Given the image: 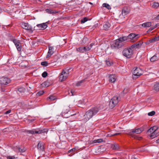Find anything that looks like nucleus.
<instances>
[{"mask_svg":"<svg viewBox=\"0 0 159 159\" xmlns=\"http://www.w3.org/2000/svg\"><path fill=\"white\" fill-rule=\"evenodd\" d=\"M84 50V52L88 51L90 49V48L88 46H86L85 47H83Z\"/></svg>","mask_w":159,"mask_h":159,"instance_id":"obj_37","label":"nucleus"},{"mask_svg":"<svg viewBox=\"0 0 159 159\" xmlns=\"http://www.w3.org/2000/svg\"><path fill=\"white\" fill-rule=\"evenodd\" d=\"M133 79H137L139 76H140L142 74V70L140 68H136V69L134 70L133 72Z\"/></svg>","mask_w":159,"mask_h":159,"instance_id":"obj_8","label":"nucleus"},{"mask_svg":"<svg viewBox=\"0 0 159 159\" xmlns=\"http://www.w3.org/2000/svg\"><path fill=\"white\" fill-rule=\"evenodd\" d=\"M48 62L47 61H44L42 62L41 63V65L42 66H47L48 65Z\"/></svg>","mask_w":159,"mask_h":159,"instance_id":"obj_42","label":"nucleus"},{"mask_svg":"<svg viewBox=\"0 0 159 159\" xmlns=\"http://www.w3.org/2000/svg\"><path fill=\"white\" fill-rule=\"evenodd\" d=\"M7 159H17V157H16L14 156H8L7 157Z\"/></svg>","mask_w":159,"mask_h":159,"instance_id":"obj_38","label":"nucleus"},{"mask_svg":"<svg viewBox=\"0 0 159 159\" xmlns=\"http://www.w3.org/2000/svg\"><path fill=\"white\" fill-rule=\"evenodd\" d=\"M64 80H61V82H62Z\"/></svg>","mask_w":159,"mask_h":159,"instance_id":"obj_62","label":"nucleus"},{"mask_svg":"<svg viewBox=\"0 0 159 159\" xmlns=\"http://www.w3.org/2000/svg\"><path fill=\"white\" fill-rule=\"evenodd\" d=\"M37 148L40 151L43 150V146L40 142H39L37 145Z\"/></svg>","mask_w":159,"mask_h":159,"instance_id":"obj_25","label":"nucleus"},{"mask_svg":"<svg viewBox=\"0 0 159 159\" xmlns=\"http://www.w3.org/2000/svg\"><path fill=\"white\" fill-rule=\"evenodd\" d=\"M111 25L108 22H106L103 25L104 29L105 30H107L110 27Z\"/></svg>","mask_w":159,"mask_h":159,"instance_id":"obj_21","label":"nucleus"},{"mask_svg":"<svg viewBox=\"0 0 159 159\" xmlns=\"http://www.w3.org/2000/svg\"><path fill=\"white\" fill-rule=\"evenodd\" d=\"M103 141V140L102 139H96L94 140V143H101Z\"/></svg>","mask_w":159,"mask_h":159,"instance_id":"obj_39","label":"nucleus"},{"mask_svg":"<svg viewBox=\"0 0 159 159\" xmlns=\"http://www.w3.org/2000/svg\"><path fill=\"white\" fill-rule=\"evenodd\" d=\"M106 63L108 66H110L113 64V63L109 59H108L106 61Z\"/></svg>","mask_w":159,"mask_h":159,"instance_id":"obj_34","label":"nucleus"},{"mask_svg":"<svg viewBox=\"0 0 159 159\" xmlns=\"http://www.w3.org/2000/svg\"><path fill=\"white\" fill-rule=\"evenodd\" d=\"M121 15H120V16L119 18H121Z\"/></svg>","mask_w":159,"mask_h":159,"instance_id":"obj_61","label":"nucleus"},{"mask_svg":"<svg viewBox=\"0 0 159 159\" xmlns=\"http://www.w3.org/2000/svg\"><path fill=\"white\" fill-rule=\"evenodd\" d=\"M94 43H91V44H90L89 46L90 48V49L93 46V45H94Z\"/></svg>","mask_w":159,"mask_h":159,"instance_id":"obj_54","label":"nucleus"},{"mask_svg":"<svg viewBox=\"0 0 159 159\" xmlns=\"http://www.w3.org/2000/svg\"><path fill=\"white\" fill-rule=\"evenodd\" d=\"M102 6L107 8L108 10H110L111 9V6L107 3H104L102 4Z\"/></svg>","mask_w":159,"mask_h":159,"instance_id":"obj_32","label":"nucleus"},{"mask_svg":"<svg viewBox=\"0 0 159 159\" xmlns=\"http://www.w3.org/2000/svg\"><path fill=\"white\" fill-rule=\"evenodd\" d=\"M18 90L19 92V94L23 95L26 91V89L24 87H20L18 88Z\"/></svg>","mask_w":159,"mask_h":159,"instance_id":"obj_19","label":"nucleus"},{"mask_svg":"<svg viewBox=\"0 0 159 159\" xmlns=\"http://www.w3.org/2000/svg\"><path fill=\"white\" fill-rule=\"evenodd\" d=\"M56 98V97L53 95H51L47 98V100L48 101L49 100H54Z\"/></svg>","mask_w":159,"mask_h":159,"instance_id":"obj_33","label":"nucleus"},{"mask_svg":"<svg viewBox=\"0 0 159 159\" xmlns=\"http://www.w3.org/2000/svg\"><path fill=\"white\" fill-rule=\"evenodd\" d=\"M46 11L49 13V14H55L57 12L55 11V10H54L51 9H47L45 10Z\"/></svg>","mask_w":159,"mask_h":159,"instance_id":"obj_23","label":"nucleus"},{"mask_svg":"<svg viewBox=\"0 0 159 159\" xmlns=\"http://www.w3.org/2000/svg\"><path fill=\"white\" fill-rule=\"evenodd\" d=\"M89 3L90 4H91V5H92V4H93V3H92V2H89Z\"/></svg>","mask_w":159,"mask_h":159,"instance_id":"obj_59","label":"nucleus"},{"mask_svg":"<svg viewBox=\"0 0 159 159\" xmlns=\"http://www.w3.org/2000/svg\"><path fill=\"white\" fill-rule=\"evenodd\" d=\"M75 148H73L72 149H71L69 151V152H72L75 151Z\"/></svg>","mask_w":159,"mask_h":159,"instance_id":"obj_52","label":"nucleus"},{"mask_svg":"<svg viewBox=\"0 0 159 159\" xmlns=\"http://www.w3.org/2000/svg\"><path fill=\"white\" fill-rule=\"evenodd\" d=\"M50 84L48 82V80H47L41 84V87L43 88H45L48 87Z\"/></svg>","mask_w":159,"mask_h":159,"instance_id":"obj_17","label":"nucleus"},{"mask_svg":"<svg viewBox=\"0 0 159 159\" xmlns=\"http://www.w3.org/2000/svg\"><path fill=\"white\" fill-rule=\"evenodd\" d=\"M11 80H0V84L2 86L8 84L10 83Z\"/></svg>","mask_w":159,"mask_h":159,"instance_id":"obj_15","label":"nucleus"},{"mask_svg":"<svg viewBox=\"0 0 159 159\" xmlns=\"http://www.w3.org/2000/svg\"><path fill=\"white\" fill-rule=\"evenodd\" d=\"M153 129H152V127H151V128H150L149 129H148V130L147 132L148 134L149 133H154L155 131L153 130Z\"/></svg>","mask_w":159,"mask_h":159,"instance_id":"obj_40","label":"nucleus"},{"mask_svg":"<svg viewBox=\"0 0 159 159\" xmlns=\"http://www.w3.org/2000/svg\"><path fill=\"white\" fill-rule=\"evenodd\" d=\"M129 13L128 9L126 7H124L122 10V16H124Z\"/></svg>","mask_w":159,"mask_h":159,"instance_id":"obj_16","label":"nucleus"},{"mask_svg":"<svg viewBox=\"0 0 159 159\" xmlns=\"http://www.w3.org/2000/svg\"><path fill=\"white\" fill-rule=\"evenodd\" d=\"M154 89L157 91H159V82L156 83L154 85Z\"/></svg>","mask_w":159,"mask_h":159,"instance_id":"obj_30","label":"nucleus"},{"mask_svg":"<svg viewBox=\"0 0 159 159\" xmlns=\"http://www.w3.org/2000/svg\"><path fill=\"white\" fill-rule=\"evenodd\" d=\"M108 78L109 80H116L117 79V76L115 74L109 75Z\"/></svg>","mask_w":159,"mask_h":159,"instance_id":"obj_26","label":"nucleus"},{"mask_svg":"<svg viewBox=\"0 0 159 159\" xmlns=\"http://www.w3.org/2000/svg\"><path fill=\"white\" fill-rule=\"evenodd\" d=\"M128 92V89L126 88L124 89L123 91V92L124 93H127Z\"/></svg>","mask_w":159,"mask_h":159,"instance_id":"obj_51","label":"nucleus"},{"mask_svg":"<svg viewBox=\"0 0 159 159\" xmlns=\"http://www.w3.org/2000/svg\"><path fill=\"white\" fill-rule=\"evenodd\" d=\"M16 47L17 50L18 51H20L21 49V47L19 45H18V46H16Z\"/></svg>","mask_w":159,"mask_h":159,"instance_id":"obj_48","label":"nucleus"},{"mask_svg":"<svg viewBox=\"0 0 159 159\" xmlns=\"http://www.w3.org/2000/svg\"><path fill=\"white\" fill-rule=\"evenodd\" d=\"M151 25V23L148 22L142 24V26L144 27H148Z\"/></svg>","mask_w":159,"mask_h":159,"instance_id":"obj_28","label":"nucleus"},{"mask_svg":"<svg viewBox=\"0 0 159 159\" xmlns=\"http://www.w3.org/2000/svg\"><path fill=\"white\" fill-rule=\"evenodd\" d=\"M128 40L127 36H123L114 41L111 44V47L112 49H118L124 45V41Z\"/></svg>","mask_w":159,"mask_h":159,"instance_id":"obj_1","label":"nucleus"},{"mask_svg":"<svg viewBox=\"0 0 159 159\" xmlns=\"http://www.w3.org/2000/svg\"><path fill=\"white\" fill-rule=\"evenodd\" d=\"M37 26L41 30H44L47 27V25L45 23L38 24Z\"/></svg>","mask_w":159,"mask_h":159,"instance_id":"obj_14","label":"nucleus"},{"mask_svg":"<svg viewBox=\"0 0 159 159\" xmlns=\"http://www.w3.org/2000/svg\"><path fill=\"white\" fill-rule=\"evenodd\" d=\"M155 114V112L154 111H152L148 113V115L149 116H152L154 115Z\"/></svg>","mask_w":159,"mask_h":159,"instance_id":"obj_41","label":"nucleus"},{"mask_svg":"<svg viewBox=\"0 0 159 159\" xmlns=\"http://www.w3.org/2000/svg\"><path fill=\"white\" fill-rule=\"evenodd\" d=\"M157 27L156 26H153L151 27L150 29L148 30V31L149 32L151 31L152 30L154 29L155 28Z\"/></svg>","mask_w":159,"mask_h":159,"instance_id":"obj_47","label":"nucleus"},{"mask_svg":"<svg viewBox=\"0 0 159 159\" xmlns=\"http://www.w3.org/2000/svg\"><path fill=\"white\" fill-rule=\"evenodd\" d=\"M77 50L80 52H84V50L83 47H81L77 48Z\"/></svg>","mask_w":159,"mask_h":159,"instance_id":"obj_35","label":"nucleus"},{"mask_svg":"<svg viewBox=\"0 0 159 159\" xmlns=\"http://www.w3.org/2000/svg\"><path fill=\"white\" fill-rule=\"evenodd\" d=\"M148 135L150 138L153 139L157 136L158 134V133H156V132H155L154 133H152L149 134H148Z\"/></svg>","mask_w":159,"mask_h":159,"instance_id":"obj_18","label":"nucleus"},{"mask_svg":"<svg viewBox=\"0 0 159 159\" xmlns=\"http://www.w3.org/2000/svg\"><path fill=\"white\" fill-rule=\"evenodd\" d=\"M21 26L23 28L28 30L30 32H33L32 28L28 23H23L21 24Z\"/></svg>","mask_w":159,"mask_h":159,"instance_id":"obj_10","label":"nucleus"},{"mask_svg":"<svg viewBox=\"0 0 159 159\" xmlns=\"http://www.w3.org/2000/svg\"><path fill=\"white\" fill-rule=\"evenodd\" d=\"M152 7L153 8L157 9L159 7V3L157 2H153Z\"/></svg>","mask_w":159,"mask_h":159,"instance_id":"obj_29","label":"nucleus"},{"mask_svg":"<svg viewBox=\"0 0 159 159\" xmlns=\"http://www.w3.org/2000/svg\"><path fill=\"white\" fill-rule=\"evenodd\" d=\"M88 20V19L86 17H84L81 20V23H84Z\"/></svg>","mask_w":159,"mask_h":159,"instance_id":"obj_44","label":"nucleus"},{"mask_svg":"<svg viewBox=\"0 0 159 159\" xmlns=\"http://www.w3.org/2000/svg\"><path fill=\"white\" fill-rule=\"evenodd\" d=\"M143 43V42L140 40L139 42H137L134 44L132 45L130 48H131V49H132L138 48L140 47L141 45Z\"/></svg>","mask_w":159,"mask_h":159,"instance_id":"obj_11","label":"nucleus"},{"mask_svg":"<svg viewBox=\"0 0 159 159\" xmlns=\"http://www.w3.org/2000/svg\"><path fill=\"white\" fill-rule=\"evenodd\" d=\"M139 37V34H134L131 33L128 36V39L131 42H134L136 41Z\"/></svg>","mask_w":159,"mask_h":159,"instance_id":"obj_7","label":"nucleus"},{"mask_svg":"<svg viewBox=\"0 0 159 159\" xmlns=\"http://www.w3.org/2000/svg\"><path fill=\"white\" fill-rule=\"evenodd\" d=\"M152 127V129H153L154 131L156 132L158 129V127L157 126H154Z\"/></svg>","mask_w":159,"mask_h":159,"instance_id":"obj_46","label":"nucleus"},{"mask_svg":"<svg viewBox=\"0 0 159 159\" xmlns=\"http://www.w3.org/2000/svg\"><path fill=\"white\" fill-rule=\"evenodd\" d=\"M69 72L68 71H66L65 70H63L61 72V74L59 77V80L66 79L69 75Z\"/></svg>","mask_w":159,"mask_h":159,"instance_id":"obj_9","label":"nucleus"},{"mask_svg":"<svg viewBox=\"0 0 159 159\" xmlns=\"http://www.w3.org/2000/svg\"><path fill=\"white\" fill-rule=\"evenodd\" d=\"M87 40L88 38L87 37H84L82 41L84 43H85Z\"/></svg>","mask_w":159,"mask_h":159,"instance_id":"obj_49","label":"nucleus"},{"mask_svg":"<svg viewBox=\"0 0 159 159\" xmlns=\"http://www.w3.org/2000/svg\"><path fill=\"white\" fill-rule=\"evenodd\" d=\"M158 59V57L157 55H155L152 57L150 59V61L151 62H154Z\"/></svg>","mask_w":159,"mask_h":159,"instance_id":"obj_22","label":"nucleus"},{"mask_svg":"<svg viewBox=\"0 0 159 159\" xmlns=\"http://www.w3.org/2000/svg\"><path fill=\"white\" fill-rule=\"evenodd\" d=\"M159 40V35L157 36H155L149 40L150 43H153L154 42Z\"/></svg>","mask_w":159,"mask_h":159,"instance_id":"obj_20","label":"nucleus"},{"mask_svg":"<svg viewBox=\"0 0 159 159\" xmlns=\"http://www.w3.org/2000/svg\"><path fill=\"white\" fill-rule=\"evenodd\" d=\"M48 132V130L46 129H36L33 130H28L27 132L29 134H41L43 133H47Z\"/></svg>","mask_w":159,"mask_h":159,"instance_id":"obj_6","label":"nucleus"},{"mask_svg":"<svg viewBox=\"0 0 159 159\" xmlns=\"http://www.w3.org/2000/svg\"><path fill=\"white\" fill-rule=\"evenodd\" d=\"M120 97L119 96H115L111 99L109 102V107L111 109L113 108L116 105L120 100Z\"/></svg>","mask_w":159,"mask_h":159,"instance_id":"obj_3","label":"nucleus"},{"mask_svg":"<svg viewBox=\"0 0 159 159\" xmlns=\"http://www.w3.org/2000/svg\"><path fill=\"white\" fill-rule=\"evenodd\" d=\"M53 47H49V50L46 56L47 58L50 57L53 54L54 52L53 51Z\"/></svg>","mask_w":159,"mask_h":159,"instance_id":"obj_12","label":"nucleus"},{"mask_svg":"<svg viewBox=\"0 0 159 159\" xmlns=\"http://www.w3.org/2000/svg\"><path fill=\"white\" fill-rule=\"evenodd\" d=\"M34 119H32V120H31V121H34Z\"/></svg>","mask_w":159,"mask_h":159,"instance_id":"obj_60","label":"nucleus"},{"mask_svg":"<svg viewBox=\"0 0 159 159\" xmlns=\"http://www.w3.org/2000/svg\"><path fill=\"white\" fill-rule=\"evenodd\" d=\"M44 93V92L43 90H40L37 93L36 96H37L42 95Z\"/></svg>","mask_w":159,"mask_h":159,"instance_id":"obj_36","label":"nucleus"},{"mask_svg":"<svg viewBox=\"0 0 159 159\" xmlns=\"http://www.w3.org/2000/svg\"><path fill=\"white\" fill-rule=\"evenodd\" d=\"M13 42L15 44L16 46H18L19 43H20V41L19 40H17V39H14L13 40Z\"/></svg>","mask_w":159,"mask_h":159,"instance_id":"obj_31","label":"nucleus"},{"mask_svg":"<svg viewBox=\"0 0 159 159\" xmlns=\"http://www.w3.org/2000/svg\"><path fill=\"white\" fill-rule=\"evenodd\" d=\"M17 149L20 152H24L25 151V150L24 149H21L18 147L17 148Z\"/></svg>","mask_w":159,"mask_h":159,"instance_id":"obj_43","label":"nucleus"},{"mask_svg":"<svg viewBox=\"0 0 159 159\" xmlns=\"http://www.w3.org/2000/svg\"><path fill=\"white\" fill-rule=\"evenodd\" d=\"M111 148L113 150H118L119 147L118 145L116 143H114L111 145Z\"/></svg>","mask_w":159,"mask_h":159,"instance_id":"obj_27","label":"nucleus"},{"mask_svg":"<svg viewBox=\"0 0 159 159\" xmlns=\"http://www.w3.org/2000/svg\"><path fill=\"white\" fill-rule=\"evenodd\" d=\"M123 55L128 58H130L133 54V50L130 48L124 49L122 52Z\"/></svg>","mask_w":159,"mask_h":159,"instance_id":"obj_5","label":"nucleus"},{"mask_svg":"<svg viewBox=\"0 0 159 159\" xmlns=\"http://www.w3.org/2000/svg\"><path fill=\"white\" fill-rule=\"evenodd\" d=\"M4 79H8V78H4Z\"/></svg>","mask_w":159,"mask_h":159,"instance_id":"obj_63","label":"nucleus"},{"mask_svg":"<svg viewBox=\"0 0 159 159\" xmlns=\"http://www.w3.org/2000/svg\"><path fill=\"white\" fill-rule=\"evenodd\" d=\"M70 112H68L66 113H62V116L63 117L65 118H68L70 116H72V115H74L75 114L73 115H70Z\"/></svg>","mask_w":159,"mask_h":159,"instance_id":"obj_24","label":"nucleus"},{"mask_svg":"<svg viewBox=\"0 0 159 159\" xmlns=\"http://www.w3.org/2000/svg\"><path fill=\"white\" fill-rule=\"evenodd\" d=\"M111 83H114L116 80H109Z\"/></svg>","mask_w":159,"mask_h":159,"instance_id":"obj_57","label":"nucleus"},{"mask_svg":"<svg viewBox=\"0 0 159 159\" xmlns=\"http://www.w3.org/2000/svg\"><path fill=\"white\" fill-rule=\"evenodd\" d=\"M120 134V133H116L114 134H111V135H110V134H108L107 136H113L117 135L119 134Z\"/></svg>","mask_w":159,"mask_h":159,"instance_id":"obj_50","label":"nucleus"},{"mask_svg":"<svg viewBox=\"0 0 159 159\" xmlns=\"http://www.w3.org/2000/svg\"><path fill=\"white\" fill-rule=\"evenodd\" d=\"M11 112V110H9L5 112V114H8L10 113Z\"/></svg>","mask_w":159,"mask_h":159,"instance_id":"obj_53","label":"nucleus"},{"mask_svg":"<svg viewBox=\"0 0 159 159\" xmlns=\"http://www.w3.org/2000/svg\"><path fill=\"white\" fill-rule=\"evenodd\" d=\"M81 102V101H79V102L80 103V102Z\"/></svg>","mask_w":159,"mask_h":159,"instance_id":"obj_64","label":"nucleus"},{"mask_svg":"<svg viewBox=\"0 0 159 159\" xmlns=\"http://www.w3.org/2000/svg\"><path fill=\"white\" fill-rule=\"evenodd\" d=\"M99 109L97 107H92L90 110L88 111L84 115V119L86 120H89L93 116L96 115L99 111Z\"/></svg>","mask_w":159,"mask_h":159,"instance_id":"obj_2","label":"nucleus"},{"mask_svg":"<svg viewBox=\"0 0 159 159\" xmlns=\"http://www.w3.org/2000/svg\"><path fill=\"white\" fill-rule=\"evenodd\" d=\"M42 76L43 77H46L47 75H48V73L47 72L45 71L44 72H43L42 74Z\"/></svg>","mask_w":159,"mask_h":159,"instance_id":"obj_45","label":"nucleus"},{"mask_svg":"<svg viewBox=\"0 0 159 159\" xmlns=\"http://www.w3.org/2000/svg\"><path fill=\"white\" fill-rule=\"evenodd\" d=\"M156 143H159V138L156 140Z\"/></svg>","mask_w":159,"mask_h":159,"instance_id":"obj_56","label":"nucleus"},{"mask_svg":"<svg viewBox=\"0 0 159 159\" xmlns=\"http://www.w3.org/2000/svg\"><path fill=\"white\" fill-rule=\"evenodd\" d=\"M70 92L71 93V95H75V94H74V92L73 91V90H71V91H70Z\"/></svg>","mask_w":159,"mask_h":159,"instance_id":"obj_55","label":"nucleus"},{"mask_svg":"<svg viewBox=\"0 0 159 159\" xmlns=\"http://www.w3.org/2000/svg\"><path fill=\"white\" fill-rule=\"evenodd\" d=\"M156 18L157 19H158V20H159V15L157 16V17H156Z\"/></svg>","mask_w":159,"mask_h":159,"instance_id":"obj_58","label":"nucleus"},{"mask_svg":"<svg viewBox=\"0 0 159 159\" xmlns=\"http://www.w3.org/2000/svg\"><path fill=\"white\" fill-rule=\"evenodd\" d=\"M84 80H80L76 82V83H73V85L74 87H79L81 86L84 83Z\"/></svg>","mask_w":159,"mask_h":159,"instance_id":"obj_13","label":"nucleus"},{"mask_svg":"<svg viewBox=\"0 0 159 159\" xmlns=\"http://www.w3.org/2000/svg\"><path fill=\"white\" fill-rule=\"evenodd\" d=\"M143 130L142 128L134 129L130 131L128 133L129 135H131L134 139H136L138 140H141L142 139L141 137L135 136V134H139L141 133Z\"/></svg>","mask_w":159,"mask_h":159,"instance_id":"obj_4","label":"nucleus"}]
</instances>
